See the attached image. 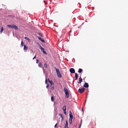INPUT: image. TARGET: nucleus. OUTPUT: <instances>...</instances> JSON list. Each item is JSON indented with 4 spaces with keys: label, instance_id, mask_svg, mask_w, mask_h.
I'll return each instance as SVG.
<instances>
[{
    "label": "nucleus",
    "instance_id": "0eeeda50",
    "mask_svg": "<svg viewBox=\"0 0 128 128\" xmlns=\"http://www.w3.org/2000/svg\"><path fill=\"white\" fill-rule=\"evenodd\" d=\"M37 38H38V39L39 40H40V42H42L46 44V41L44 39H42V38L40 36H37Z\"/></svg>",
    "mask_w": 128,
    "mask_h": 128
},
{
    "label": "nucleus",
    "instance_id": "f03ea898",
    "mask_svg": "<svg viewBox=\"0 0 128 128\" xmlns=\"http://www.w3.org/2000/svg\"><path fill=\"white\" fill-rule=\"evenodd\" d=\"M54 68L56 70L57 76H58V78H62V74H60V69H58V68H56V67H54Z\"/></svg>",
    "mask_w": 128,
    "mask_h": 128
},
{
    "label": "nucleus",
    "instance_id": "f257e3e1",
    "mask_svg": "<svg viewBox=\"0 0 128 128\" xmlns=\"http://www.w3.org/2000/svg\"><path fill=\"white\" fill-rule=\"evenodd\" d=\"M64 92L65 93V96L66 98H70V92L66 88H64Z\"/></svg>",
    "mask_w": 128,
    "mask_h": 128
},
{
    "label": "nucleus",
    "instance_id": "79ce46f5",
    "mask_svg": "<svg viewBox=\"0 0 128 128\" xmlns=\"http://www.w3.org/2000/svg\"><path fill=\"white\" fill-rule=\"evenodd\" d=\"M82 112H84V108H82Z\"/></svg>",
    "mask_w": 128,
    "mask_h": 128
},
{
    "label": "nucleus",
    "instance_id": "37998d69",
    "mask_svg": "<svg viewBox=\"0 0 128 128\" xmlns=\"http://www.w3.org/2000/svg\"><path fill=\"white\" fill-rule=\"evenodd\" d=\"M33 35H34V36H36V34L33 33Z\"/></svg>",
    "mask_w": 128,
    "mask_h": 128
},
{
    "label": "nucleus",
    "instance_id": "c85d7f7f",
    "mask_svg": "<svg viewBox=\"0 0 128 128\" xmlns=\"http://www.w3.org/2000/svg\"><path fill=\"white\" fill-rule=\"evenodd\" d=\"M44 66L46 68H48V65L46 64V63H45V64H44Z\"/></svg>",
    "mask_w": 128,
    "mask_h": 128
},
{
    "label": "nucleus",
    "instance_id": "4468645a",
    "mask_svg": "<svg viewBox=\"0 0 128 128\" xmlns=\"http://www.w3.org/2000/svg\"><path fill=\"white\" fill-rule=\"evenodd\" d=\"M24 50H28V46H26V45H24Z\"/></svg>",
    "mask_w": 128,
    "mask_h": 128
},
{
    "label": "nucleus",
    "instance_id": "cd10ccee",
    "mask_svg": "<svg viewBox=\"0 0 128 128\" xmlns=\"http://www.w3.org/2000/svg\"><path fill=\"white\" fill-rule=\"evenodd\" d=\"M61 118H64V116H62V114H59Z\"/></svg>",
    "mask_w": 128,
    "mask_h": 128
},
{
    "label": "nucleus",
    "instance_id": "4be33fe9",
    "mask_svg": "<svg viewBox=\"0 0 128 128\" xmlns=\"http://www.w3.org/2000/svg\"><path fill=\"white\" fill-rule=\"evenodd\" d=\"M49 82L50 84H54V82H52V80H50V81H49Z\"/></svg>",
    "mask_w": 128,
    "mask_h": 128
},
{
    "label": "nucleus",
    "instance_id": "f704fd0d",
    "mask_svg": "<svg viewBox=\"0 0 128 128\" xmlns=\"http://www.w3.org/2000/svg\"><path fill=\"white\" fill-rule=\"evenodd\" d=\"M34 4H36V2H38V0H34Z\"/></svg>",
    "mask_w": 128,
    "mask_h": 128
},
{
    "label": "nucleus",
    "instance_id": "7ed1b4c3",
    "mask_svg": "<svg viewBox=\"0 0 128 128\" xmlns=\"http://www.w3.org/2000/svg\"><path fill=\"white\" fill-rule=\"evenodd\" d=\"M84 90H86V88H79L78 92L80 94H82V92H84Z\"/></svg>",
    "mask_w": 128,
    "mask_h": 128
},
{
    "label": "nucleus",
    "instance_id": "2f4dec72",
    "mask_svg": "<svg viewBox=\"0 0 128 128\" xmlns=\"http://www.w3.org/2000/svg\"><path fill=\"white\" fill-rule=\"evenodd\" d=\"M39 47H40V50L43 48L42 46H41L40 44L39 46Z\"/></svg>",
    "mask_w": 128,
    "mask_h": 128
},
{
    "label": "nucleus",
    "instance_id": "393cba45",
    "mask_svg": "<svg viewBox=\"0 0 128 128\" xmlns=\"http://www.w3.org/2000/svg\"><path fill=\"white\" fill-rule=\"evenodd\" d=\"M38 34H39V36H41L42 38H43V37H44V36H42V34L41 32H39V33H38Z\"/></svg>",
    "mask_w": 128,
    "mask_h": 128
},
{
    "label": "nucleus",
    "instance_id": "ddd939ff",
    "mask_svg": "<svg viewBox=\"0 0 128 128\" xmlns=\"http://www.w3.org/2000/svg\"><path fill=\"white\" fill-rule=\"evenodd\" d=\"M50 88H51L52 90H54V84H50Z\"/></svg>",
    "mask_w": 128,
    "mask_h": 128
},
{
    "label": "nucleus",
    "instance_id": "f3484780",
    "mask_svg": "<svg viewBox=\"0 0 128 128\" xmlns=\"http://www.w3.org/2000/svg\"><path fill=\"white\" fill-rule=\"evenodd\" d=\"M78 72L79 74H81V72H82V68H79V69H78Z\"/></svg>",
    "mask_w": 128,
    "mask_h": 128
},
{
    "label": "nucleus",
    "instance_id": "dca6fc26",
    "mask_svg": "<svg viewBox=\"0 0 128 128\" xmlns=\"http://www.w3.org/2000/svg\"><path fill=\"white\" fill-rule=\"evenodd\" d=\"M51 100L52 102H54V96H51Z\"/></svg>",
    "mask_w": 128,
    "mask_h": 128
},
{
    "label": "nucleus",
    "instance_id": "b1692460",
    "mask_svg": "<svg viewBox=\"0 0 128 128\" xmlns=\"http://www.w3.org/2000/svg\"><path fill=\"white\" fill-rule=\"evenodd\" d=\"M24 41L22 40V42H21L22 46H24Z\"/></svg>",
    "mask_w": 128,
    "mask_h": 128
},
{
    "label": "nucleus",
    "instance_id": "6ab92c4d",
    "mask_svg": "<svg viewBox=\"0 0 128 128\" xmlns=\"http://www.w3.org/2000/svg\"><path fill=\"white\" fill-rule=\"evenodd\" d=\"M38 66H39V68H42V62H40Z\"/></svg>",
    "mask_w": 128,
    "mask_h": 128
},
{
    "label": "nucleus",
    "instance_id": "72a5a7b5",
    "mask_svg": "<svg viewBox=\"0 0 128 128\" xmlns=\"http://www.w3.org/2000/svg\"><path fill=\"white\" fill-rule=\"evenodd\" d=\"M24 39L26 40H28L29 39L28 38V37H24Z\"/></svg>",
    "mask_w": 128,
    "mask_h": 128
},
{
    "label": "nucleus",
    "instance_id": "4c0bfd02",
    "mask_svg": "<svg viewBox=\"0 0 128 128\" xmlns=\"http://www.w3.org/2000/svg\"><path fill=\"white\" fill-rule=\"evenodd\" d=\"M36 58V56H35L32 58V60H34V58Z\"/></svg>",
    "mask_w": 128,
    "mask_h": 128
},
{
    "label": "nucleus",
    "instance_id": "f8f14e48",
    "mask_svg": "<svg viewBox=\"0 0 128 128\" xmlns=\"http://www.w3.org/2000/svg\"><path fill=\"white\" fill-rule=\"evenodd\" d=\"M7 26H8V28H13L14 24H8Z\"/></svg>",
    "mask_w": 128,
    "mask_h": 128
},
{
    "label": "nucleus",
    "instance_id": "412c9836",
    "mask_svg": "<svg viewBox=\"0 0 128 128\" xmlns=\"http://www.w3.org/2000/svg\"><path fill=\"white\" fill-rule=\"evenodd\" d=\"M64 110H66V106H64L62 108L63 111H64Z\"/></svg>",
    "mask_w": 128,
    "mask_h": 128
},
{
    "label": "nucleus",
    "instance_id": "9d476101",
    "mask_svg": "<svg viewBox=\"0 0 128 128\" xmlns=\"http://www.w3.org/2000/svg\"><path fill=\"white\" fill-rule=\"evenodd\" d=\"M78 73L75 74V80H78Z\"/></svg>",
    "mask_w": 128,
    "mask_h": 128
},
{
    "label": "nucleus",
    "instance_id": "a211bd4d",
    "mask_svg": "<svg viewBox=\"0 0 128 128\" xmlns=\"http://www.w3.org/2000/svg\"><path fill=\"white\" fill-rule=\"evenodd\" d=\"M4 27L1 28V30H0V34H2V32H4Z\"/></svg>",
    "mask_w": 128,
    "mask_h": 128
},
{
    "label": "nucleus",
    "instance_id": "20e7f679",
    "mask_svg": "<svg viewBox=\"0 0 128 128\" xmlns=\"http://www.w3.org/2000/svg\"><path fill=\"white\" fill-rule=\"evenodd\" d=\"M69 119L73 120L74 119V116L72 115V111L70 110L69 112Z\"/></svg>",
    "mask_w": 128,
    "mask_h": 128
},
{
    "label": "nucleus",
    "instance_id": "7c9ffc66",
    "mask_svg": "<svg viewBox=\"0 0 128 128\" xmlns=\"http://www.w3.org/2000/svg\"><path fill=\"white\" fill-rule=\"evenodd\" d=\"M40 50H41V52H44L45 50H44V48H42V49H41Z\"/></svg>",
    "mask_w": 128,
    "mask_h": 128
},
{
    "label": "nucleus",
    "instance_id": "39448f33",
    "mask_svg": "<svg viewBox=\"0 0 128 128\" xmlns=\"http://www.w3.org/2000/svg\"><path fill=\"white\" fill-rule=\"evenodd\" d=\"M70 74H75L76 73V70L74 68H70Z\"/></svg>",
    "mask_w": 128,
    "mask_h": 128
},
{
    "label": "nucleus",
    "instance_id": "58836bf2",
    "mask_svg": "<svg viewBox=\"0 0 128 128\" xmlns=\"http://www.w3.org/2000/svg\"><path fill=\"white\" fill-rule=\"evenodd\" d=\"M28 40V42H31L30 39L29 38V39Z\"/></svg>",
    "mask_w": 128,
    "mask_h": 128
},
{
    "label": "nucleus",
    "instance_id": "c9c22d12",
    "mask_svg": "<svg viewBox=\"0 0 128 128\" xmlns=\"http://www.w3.org/2000/svg\"><path fill=\"white\" fill-rule=\"evenodd\" d=\"M56 126H58V123H56L55 125H54V128H56Z\"/></svg>",
    "mask_w": 128,
    "mask_h": 128
},
{
    "label": "nucleus",
    "instance_id": "de8ad7c7",
    "mask_svg": "<svg viewBox=\"0 0 128 128\" xmlns=\"http://www.w3.org/2000/svg\"><path fill=\"white\" fill-rule=\"evenodd\" d=\"M74 82V80H73V82Z\"/></svg>",
    "mask_w": 128,
    "mask_h": 128
},
{
    "label": "nucleus",
    "instance_id": "423d86ee",
    "mask_svg": "<svg viewBox=\"0 0 128 128\" xmlns=\"http://www.w3.org/2000/svg\"><path fill=\"white\" fill-rule=\"evenodd\" d=\"M45 84H47L46 86V88H50V84H48V78H46H46Z\"/></svg>",
    "mask_w": 128,
    "mask_h": 128
},
{
    "label": "nucleus",
    "instance_id": "c756f323",
    "mask_svg": "<svg viewBox=\"0 0 128 128\" xmlns=\"http://www.w3.org/2000/svg\"><path fill=\"white\" fill-rule=\"evenodd\" d=\"M40 50H41V52H44L45 50H44V48H42V49H41Z\"/></svg>",
    "mask_w": 128,
    "mask_h": 128
},
{
    "label": "nucleus",
    "instance_id": "6e6552de",
    "mask_svg": "<svg viewBox=\"0 0 128 128\" xmlns=\"http://www.w3.org/2000/svg\"><path fill=\"white\" fill-rule=\"evenodd\" d=\"M90 86V85H88V83L86 82L84 84V88H88Z\"/></svg>",
    "mask_w": 128,
    "mask_h": 128
},
{
    "label": "nucleus",
    "instance_id": "bb28decb",
    "mask_svg": "<svg viewBox=\"0 0 128 128\" xmlns=\"http://www.w3.org/2000/svg\"><path fill=\"white\" fill-rule=\"evenodd\" d=\"M64 114H65V116H66V109L64 110Z\"/></svg>",
    "mask_w": 128,
    "mask_h": 128
},
{
    "label": "nucleus",
    "instance_id": "a19ab883",
    "mask_svg": "<svg viewBox=\"0 0 128 128\" xmlns=\"http://www.w3.org/2000/svg\"><path fill=\"white\" fill-rule=\"evenodd\" d=\"M63 120H64V118H62L61 122H62Z\"/></svg>",
    "mask_w": 128,
    "mask_h": 128
},
{
    "label": "nucleus",
    "instance_id": "49530a36",
    "mask_svg": "<svg viewBox=\"0 0 128 128\" xmlns=\"http://www.w3.org/2000/svg\"><path fill=\"white\" fill-rule=\"evenodd\" d=\"M43 70H44V69L43 68Z\"/></svg>",
    "mask_w": 128,
    "mask_h": 128
},
{
    "label": "nucleus",
    "instance_id": "9b49d317",
    "mask_svg": "<svg viewBox=\"0 0 128 128\" xmlns=\"http://www.w3.org/2000/svg\"><path fill=\"white\" fill-rule=\"evenodd\" d=\"M78 84H82V77H80L79 78V82H78Z\"/></svg>",
    "mask_w": 128,
    "mask_h": 128
},
{
    "label": "nucleus",
    "instance_id": "ea45409f",
    "mask_svg": "<svg viewBox=\"0 0 128 128\" xmlns=\"http://www.w3.org/2000/svg\"><path fill=\"white\" fill-rule=\"evenodd\" d=\"M48 82H50V78H48V80L47 79Z\"/></svg>",
    "mask_w": 128,
    "mask_h": 128
},
{
    "label": "nucleus",
    "instance_id": "aec40b11",
    "mask_svg": "<svg viewBox=\"0 0 128 128\" xmlns=\"http://www.w3.org/2000/svg\"><path fill=\"white\" fill-rule=\"evenodd\" d=\"M69 124H72V119H69Z\"/></svg>",
    "mask_w": 128,
    "mask_h": 128
},
{
    "label": "nucleus",
    "instance_id": "473e14b6",
    "mask_svg": "<svg viewBox=\"0 0 128 128\" xmlns=\"http://www.w3.org/2000/svg\"><path fill=\"white\" fill-rule=\"evenodd\" d=\"M40 60L38 59H36V64H38Z\"/></svg>",
    "mask_w": 128,
    "mask_h": 128
},
{
    "label": "nucleus",
    "instance_id": "5701e85b",
    "mask_svg": "<svg viewBox=\"0 0 128 128\" xmlns=\"http://www.w3.org/2000/svg\"><path fill=\"white\" fill-rule=\"evenodd\" d=\"M82 120H81L80 123V125L78 128H81V126H82Z\"/></svg>",
    "mask_w": 128,
    "mask_h": 128
},
{
    "label": "nucleus",
    "instance_id": "a18cd8bd",
    "mask_svg": "<svg viewBox=\"0 0 128 128\" xmlns=\"http://www.w3.org/2000/svg\"><path fill=\"white\" fill-rule=\"evenodd\" d=\"M30 50H32V49H30Z\"/></svg>",
    "mask_w": 128,
    "mask_h": 128
},
{
    "label": "nucleus",
    "instance_id": "e433bc0d",
    "mask_svg": "<svg viewBox=\"0 0 128 128\" xmlns=\"http://www.w3.org/2000/svg\"><path fill=\"white\" fill-rule=\"evenodd\" d=\"M36 44H37L38 46H40V42H36Z\"/></svg>",
    "mask_w": 128,
    "mask_h": 128
},
{
    "label": "nucleus",
    "instance_id": "1a4fd4ad",
    "mask_svg": "<svg viewBox=\"0 0 128 128\" xmlns=\"http://www.w3.org/2000/svg\"><path fill=\"white\" fill-rule=\"evenodd\" d=\"M64 128H68V120H66V124L64 126Z\"/></svg>",
    "mask_w": 128,
    "mask_h": 128
},
{
    "label": "nucleus",
    "instance_id": "c03bdc74",
    "mask_svg": "<svg viewBox=\"0 0 128 128\" xmlns=\"http://www.w3.org/2000/svg\"><path fill=\"white\" fill-rule=\"evenodd\" d=\"M32 29H33V30H34V28L33 27V28H32Z\"/></svg>",
    "mask_w": 128,
    "mask_h": 128
},
{
    "label": "nucleus",
    "instance_id": "a878e982",
    "mask_svg": "<svg viewBox=\"0 0 128 128\" xmlns=\"http://www.w3.org/2000/svg\"><path fill=\"white\" fill-rule=\"evenodd\" d=\"M44 54H48V53L46 52V50H44V51L42 52Z\"/></svg>",
    "mask_w": 128,
    "mask_h": 128
},
{
    "label": "nucleus",
    "instance_id": "2eb2a0df",
    "mask_svg": "<svg viewBox=\"0 0 128 128\" xmlns=\"http://www.w3.org/2000/svg\"><path fill=\"white\" fill-rule=\"evenodd\" d=\"M13 28H14V30H18V26L14 24L13 25Z\"/></svg>",
    "mask_w": 128,
    "mask_h": 128
}]
</instances>
